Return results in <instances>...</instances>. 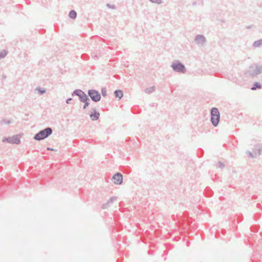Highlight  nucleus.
<instances>
[{
  "mask_svg": "<svg viewBox=\"0 0 262 262\" xmlns=\"http://www.w3.org/2000/svg\"><path fill=\"white\" fill-rule=\"evenodd\" d=\"M52 129L48 127L35 134L33 138L36 141H40L48 138L52 134Z\"/></svg>",
  "mask_w": 262,
  "mask_h": 262,
  "instance_id": "1",
  "label": "nucleus"
},
{
  "mask_svg": "<svg viewBox=\"0 0 262 262\" xmlns=\"http://www.w3.org/2000/svg\"><path fill=\"white\" fill-rule=\"evenodd\" d=\"M247 73L252 77L262 74V65L257 63L252 64L249 67Z\"/></svg>",
  "mask_w": 262,
  "mask_h": 262,
  "instance_id": "2",
  "label": "nucleus"
},
{
  "mask_svg": "<svg viewBox=\"0 0 262 262\" xmlns=\"http://www.w3.org/2000/svg\"><path fill=\"white\" fill-rule=\"evenodd\" d=\"M170 67L172 70L177 73L184 74L186 72V69L184 64L178 60H174L171 64Z\"/></svg>",
  "mask_w": 262,
  "mask_h": 262,
  "instance_id": "3",
  "label": "nucleus"
},
{
  "mask_svg": "<svg viewBox=\"0 0 262 262\" xmlns=\"http://www.w3.org/2000/svg\"><path fill=\"white\" fill-rule=\"evenodd\" d=\"M220 115L217 108L213 107L211 110V121L214 126L219 124Z\"/></svg>",
  "mask_w": 262,
  "mask_h": 262,
  "instance_id": "4",
  "label": "nucleus"
},
{
  "mask_svg": "<svg viewBox=\"0 0 262 262\" xmlns=\"http://www.w3.org/2000/svg\"><path fill=\"white\" fill-rule=\"evenodd\" d=\"M194 41L199 47H203L207 43L206 37L201 34L196 35L194 38Z\"/></svg>",
  "mask_w": 262,
  "mask_h": 262,
  "instance_id": "5",
  "label": "nucleus"
},
{
  "mask_svg": "<svg viewBox=\"0 0 262 262\" xmlns=\"http://www.w3.org/2000/svg\"><path fill=\"white\" fill-rule=\"evenodd\" d=\"M72 95H76L78 96L80 101L82 102L86 101V100H90V99L88 98V96L85 94V93L79 89L74 91L72 94Z\"/></svg>",
  "mask_w": 262,
  "mask_h": 262,
  "instance_id": "6",
  "label": "nucleus"
},
{
  "mask_svg": "<svg viewBox=\"0 0 262 262\" xmlns=\"http://www.w3.org/2000/svg\"><path fill=\"white\" fill-rule=\"evenodd\" d=\"M88 93L93 101L97 102L100 100L101 95L98 91L95 90H89Z\"/></svg>",
  "mask_w": 262,
  "mask_h": 262,
  "instance_id": "7",
  "label": "nucleus"
},
{
  "mask_svg": "<svg viewBox=\"0 0 262 262\" xmlns=\"http://www.w3.org/2000/svg\"><path fill=\"white\" fill-rule=\"evenodd\" d=\"M3 142H7L10 144H19L20 143V136L18 135H16L12 137L5 138L3 140Z\"/></svg>",
  "mask_w": 262,
  "mask_h": 262,
  "instance_id": "8",
  "label": "nucleus"
},
{
  "mask_svg": "<svg viewBox=\"0 0 262 262\" xmlns=\"http://www.w3.org/2000/svg\"><path fill=\"white\" fill-rule=\"evenodd\" d=\"M262 151V147L260 145H256L253 149V152H251L250 151H247V153L249 154V156L252 158H256L257 157L261 155Z\"/></svg>",
  "mask_w": 262,
  "mask_h": 262,
  "instance_id": "9",
  "label": "nucleus"
},
{
  "mask_svg": "<svg viewBox=\"0 0 262 262\" xmlns=\"http://www.w3.org/2000/svg\"><path fill=\"white\" fill-rule=\"evenodd\" d=\"M112 180L114 184L120 185L123 182V176L120 173H116L113 176Z\"/></svg>",
  "mask_w": 262,
  "mask_h": 262,
  "instance_id": "10",
  "label": "nucleus"
},
{
  "mask_svg": "<svg viewBox=\"0 0 262 262\" xmlns=\"http://www.w3.org/2000/svg\"><path fill=\"white\" fill-rule=\"evenodd\" d=\"M90 117L92 120L96 121L99 119L100 114L98 112L96 111L95 108H92L90 114Z\"/></svg>",
  "mask_w": 262,
  "mask_h": 262,
  "instance_id": "11",
  "label": "nucleus"
},
{
  "mask_svg": "<svg viewBox=\"0 0 262 262\" xmlns=\"http://www.w3.org/2000/svg\"><path fill=\"white\" fill-rule=\"evenodd\" d=\"M252 48L254 49L259 48L262 47V39L254 41L252 43Z\"/></svg>",
  "mask_w": 262,
  "mask_h": 262,
  "instance_id": "12",
  "label": "nucleus"
},
{
  "mask_svg": "<svg viewBox=\"0 0 262 262\" xmlns=\"http://www.w3.org/2000/svg\"><path fill=\"white\" fill-rule=\"evenodd\" d=\"M114 95L116 98H118L119 100H120L123 96V93L122 91L118 90L114 92Z\"/></svg>",
  "mask_w": 262,
  "mask_h": 262,
  "instance_id": "13",
  "label": "nucleus"
},
{
  "mask_svg": "<svg viewBox=\"0 0 262 262\" xmlns=\"http://www.w3.org/2000/svg\"><path fill=\"white\" fill-rule=\"evenodd\" d=\"M117 199V198L115 196L111 198L106 203L103 205L102 208L106 209L108 204H110V203H112L114 201H116Z\"/></svg>",
  "mask_w": 262,
  "mask_h": 262,
  "instance_id": "14",
  "label": "nucleus"
},
{
  "mask_svg": "<svg viewBox=\"0 0 262 262\" xmlns=\"http://www.w3.org/2000/svg\"><path fill=\"white\" fill-rule=\"evenodd\" d=\"M156 91V87L155 86H152L145 89L144 92L147 94H150Z\"/></svg>",
  "mask_w": 262,
  "mask_h": 262,
  "instance_id": "15",
  "label": "nucleus"
},
{
  "mask_svg": "<svg viewBox=\"0 0 262 262\" xmlns=\"http://www.w3.org/2000/svg\"><path fill=\"white\" fill-rule=\"evenodd\" d=\"M35 92H37L40 95L46 93V90L45 89H41L39 87H37L35 89Z\"/></svg>",
  "mask_w": 262,
  "mask_h": 262,
  "instance_id": "16",
  "label": "nucleus"
},
{
  "mask_svg": "<svg viewBox=\"0 0 262 262\" xmlns=\"http://www.w3.org/2000/svg\"><path fill=\"white\" fill-rule=\"evenodd\" d=\"M69 16L71 18L75 19L77 16V13L75 10H71L69 12Z\"/></svg>",
  "mask_w": 262,
  "mask_h": 262,
  "instance_id": "17",
  "label": "nucleus"
},
{
  "mask_svg": "<svg viewBox=\"0 0 262 262\" xmlns=\"http://www.w3.org/2000/svg\"><path fill=\"white\" fill-rule=\"evenodd\" d=\"M261 88V84L258 82H255L254 83L253 85L252 88H251V90H255L257 89H260Z\"/></svg>",
  "mask_w": 262,
  "mask_h": 262,
  "instance_id": "18",
  "label": "nucleus"
},
{
  "mask_svg": "<svg viewBox=\"0 0 262 262\" xmlns=\"http://www.w3.org/2000/svg\"><path fill=\"white\" fill-rule=\"evenodd\" d=\"M7 55V52L4 50L0 51V59L4 58Z\"/></svg>",
  "mask_w": 262,
  "mask_h": 262,
  "instance_id": "19",
  "label": "nucleus"
},
{
  "mask_svg": "<svg viewBox=\"0 0 262 262\" xmlns=\"http://www.w3.org/2000/svg\"><path fill=\"white\" fill-rule=\"evenodd\" d=\"M11 123L10 120L9 119H4L2 121V123L4 124H9Z\"/></svg>",
  "mask_w": 262,
  "mask_h": 262,
  "instance_id": "20",
  "label": "nucleus"
},
{
  "mask_svg": "<svg viewBox=\"0 0 262 262\" xmlns=\"http://www.w3.org/2000/svg\"><path fill=\"white\" fill-rule=\"evenodd\" d=\"M152 3H155L157 4H161L162 3V0H149Z\"/></svg>",
  "mask_w": 262,
  "mask_h": 262,
  "instance_id": "21",
  "label": "nucleus"
},
{
  "mask_svg": "<svg viewBox=\"0 0 262 262\" xmlns=\"http://www.w3.org/2000/svg\"><path fill=\"white\" fill-rule=\"evenodd\" d=\"M101 94L103 97H105L107 94V91L105 88H102L101 89Z\"/></svg>",
  "mask_w": 262,
  "mask_h": 262,
  "instance_id": "22",
  "label": "nucleus"
},
{
  "mask_svg": "<svg viewBox=\"0 0 262 262\" xmlns=\"http://www.w3.org/2000/svg\"><path fill=\"white\" fill-rule=\"evenodd\" d=\"M90 100H86V101L83 102L84 103V104L83 106V108L85 109L90 104L89 103Z\"/></svg>",
  "mask_w": 262,
  "mask_h": 262,
  "instance_id": "23",
  "label": "nucleus"
},
{
  "mask_svg": "<svg viewBox=\"0 0 262 262\" xmlns=\"http://www.w3.org/2000/svg\"><path fill=\"white\" fill-rule=\"evenodd\" d=\"M217 165V166L221 168H223L225 167L224 164L222 163L221 162H218Z\"/></svg>",
  "mask_w": 262,
  "mask_h": 262,
  "instance_id": "24",
  "label": "nucleus"
},
{
  "mask_svg": "<svg viewBox=\"0 0 262 262\" xmlns=\"http://www.w3.org/2000/svg\"><path fill=\"white\" fill-rule=\"evenodd\" d=\"M106 6L112 9H115L116 8L115 5H110L109 4H107Z\"/></svg>",
  "mask_w": 262,
  "mask_h": 262,
  "instance_id": "25",
  "label": "nucleus"
},
{
  "mask_svg": "<svg viewBox=\"0 0 262 262\" xmlns=\"http://www.w3.org/2000/svg\"><path fill=\"white\" fill-rule=\"evenodd\" d=\"M72 98H69L67 99L66 100V103L67 104H70L71 103V101L72 100Z\"/></svg>",
  "mask_w": 262,
  "mask_h": 262,
  "instance_id": "26",
  "label": "nucleus"
},
{
  "mask_svg": "<svg viewBox=\"0 0 262 262\" xmlns=\"http://www.w3.org/2000/svg\"><path fill=\"white\" fill-rule=\"evenodd\" d=\"M47 149L48 150H52V151H57V149H54V148H50V147H48Z\"/></svg>",
  "mask_w": 262,
  "mask_h": 262,
  "instance_id": "27",
  "label": "nucleus"
},
{
  "mask_svg": "<svg viewBox=\"0 0 262 262\" xmlns=\"http://www.w3.org/2000/svg\"><path fill=\"white\" fill-rule=\"evenodd\" d=\"M253 27V25H251V26H247V27H246V28H247V29H249L252 28Z\"/></svg>",
  "mask_w": 262,
  "mask_h": 262,
  "instance_id": "28",
  "label": "nucleus"
}]
</instances>
